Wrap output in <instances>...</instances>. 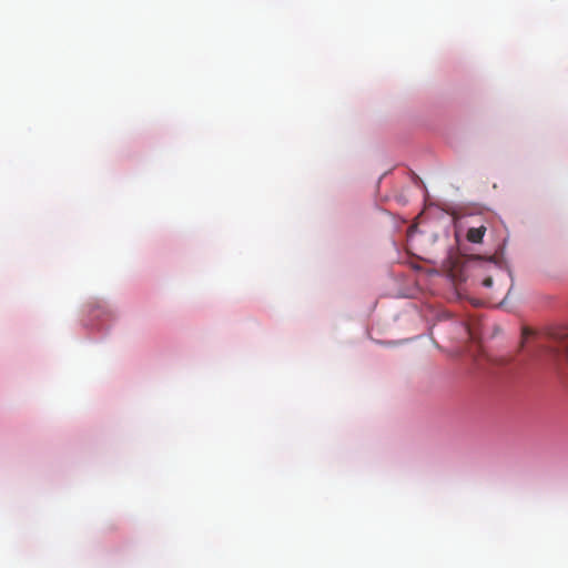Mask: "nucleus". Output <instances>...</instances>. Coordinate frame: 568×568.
<instances>
[{"label":"nucleus","mask_w":568,"mask_h":568,"mask_svg":"<svg viewBox=\"0 0 568 568\" xmlns=\"http://www.w3.org/2000/svg\"><path fill=\"white\" fill-rule=\"evenodd\" d=\"M547 337L558 349H568V327H552L547 332Z\"/></svg>","instance_id":"obj_1"},{"label":"nucleus","mask_w":568,"mask_h":568,"mask_svg":"<svg viewBox=\"0 0 568 568\" xmlns=\"http://www.w3.org/2000/svg\"><path fill=\"white\" fill-rule=\"evenodd\" d=\"M486 233V226L480 225L477 227H469L466 234V239L471 243H480Z\"/></svg>","instance_id":"obj_2"},{"label":"nucleus","mask_w":568,"mask_h":568,"mask_svg":"<svg viewBox=\"0 0 568 568\" xmlns=\"http://www.w3.org/2000/svg\"><path fill=\"white\" fill-rule=\"evenodd\" d=\"M532 334H534V332H532L530 328H528V327H524V328H523V342H521V345H524L525 341H526L529 336H531Z\"/></svg>","instance_id":"obj_3"},{"label":"nucleus","mask_w":568,"mask_h":568,"mask_svg":"<svg viewBox=\"0 0 568 568\" xmlns=\"http://www.w3.org/2000/svg\"><path fill=\"white\" fill-rule=\"evenodd\" d=\"M483 285L486 286V287H490L493 285V278L491 277H486L483 281Z\"/></svg>","instance_id":"obj_4"}]
</instances>
